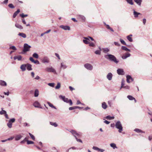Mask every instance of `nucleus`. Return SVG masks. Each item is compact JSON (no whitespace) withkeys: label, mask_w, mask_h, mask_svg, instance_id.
<instances>
[{"label":"nucleus","mask_w":152,"mask_h":152,"mask_svg":"<svg viewBox=\"0 0 152 152\" xmlns=\"http://www.w3.org/2000/svg\"><path fill=\"white\" fill-rule=\"evenodd\" d=\"M104 57L106 59L115 63H117L119 62V61L117 60L115 56L113 55L107 53L104 55Z\"/></svg>","instance_id":"f257e3e1"},{"label":"nucleus","mask_w":152,"mask_h":152,"mask_svg":"<svg viewBox=\"0 0 152 152\" xmlns=\"http://www.w3.org/2000/svg\"><path fill=\"white\" fill-rule=\"evenodd\" d=\"M84 39L83 40V42L86 44H89V45L90 47H95V45L93 42H90L88 41L90 40L87 38L83 37Z\"/></svg>","instance_id":"f03ea898"},{"label":"nucleus","mask_w":152,"mask_h":152,"mask_svg":"<svg viewBox=\"0 0 152 152\" xmlns=\"http://www.w3.org/2000/svg\"><path fill=\"white\" fill-rule=\"evenodd\" d=\"M59 97L60 98L62 99L64 102L67 103H69L70 105H72V102L71 100H69L68 98H66L65 96H63L62 95H60Z\"/></svg>","instance_id":"7ed1b4c3"},{"label":"nucleus","mask_w":152,"mask_h":152,"mask_svg":"<svg viewBox=\"0 0 152 152\" xmlns=\"http://www.w3.org/2000/svg\"><path fill=\"white\" fill-rule=\"evenodd\" d=\"M115 127L118 129V132H121L123 131V127L121 122L119 121H117L115 124Z\"/></svg>","instance_id":"20e7f679"},{"label":"nucleus","mask_w":152,"mask_h":152,"mask_svg":"<svg viewBox=\"0 0 152 152\" xmlns=\"http://www.w3.org/2000/svg\"><path fill=\"white\" fill-rule=\"evenodd\" d=\"M70 132L75 137L77 141L79 142H82V141L80 139H78L77 137V136H79L80 135V134L77 133L74 130H72Z\"/></svg>","instance_id":"39448f33"},{"label":"nucleus","mask_w":152,"mask_h":152,"mask_svg":"<svg viewBox=\"0 0 152 152\" xmlns=\"http://www.w3.org/2000/svg\"><path fill=\"white\" fill-rule=\"evenodd\" d=\"M45 71L49 72H53L56 73V72L55 69L52 66L47 67L45 69Z\"/></svg>","instance_id":"423d86ee"},{"label":"nucleus","mask_w":152,"mask_h":152,"mask_svg":"<svg viewBox=\"0 0 152 152\" xmlns=\"http://www.w3.org/2000/svg\"><path fill=\"white\" fill-rule=\"evenodd\" d=\"M31 46L28 45L27 44L25 43L24 45L23 49V52H26L30 50Z\"/></svg>","instance_id":"0eeeda50"},{"label":"nucleus","mask_w":152,"mask_h":152,"mask_svg":"<svg viewBox=\"0 0 152 152\" xmlns=\"http://www.w3.org/2000/svg\"><path fill=\"white\" fill-rule=\"evenodd\" d=\"M84 67L87 69L90 70H92L93 69V66L89 63H86L85 64Z\"/></svg>","instance_id":"6e6552de"},{"label":"nucleus","mask_w":152,"mask_h":152,"mask_svg":"<svg viewBox=\"0 0 152 152\" xmlns=\"http://www.w3.org/2000/svg\"><path fill=\"white\" fill-rule=\"evenodd\" d=\"M42 62L43 63H48L50 62V59L47 56H45L42 58Z\"/></svg>","instance_id":"1a4fd4ad"},{"label":"nucleus","mask_w":152,"mask_h":152,"mask_svg":"<svg viewBox=\"0 0 152 152\" xmlns=\"http://www.w3.org/2000/svg\"><path fill=\"white\" fill-rule=\"evenodd\" d=\"M33 105L35 107L42 108L40 103L37 101L34 102L33 104Z\"/></svg>","instance_id":"9d476101"},{"label":"nucleus","mask_w":152,"mask_h":152,"mask_svg":"<svg viewBox=\"0 0 152 152\" xmlns=\"http://www.w3.org/2000/svg\"><path fill=\"white\" fill-rule=\"evenodd\" d=\"M59 27L65 30H70V27L68 26H64V25H61Z\"/></svg>","instance_id":"9b49d317"},{"label":"nucleus","mask_w":152,"mask_h":152,"mask_svg":"<svg viewBox=\"0 0 152 152\" xmlns=\"http://www.w3.org/2000/svg\"><path fill=\"white\" fill-rule=\"evenodd\" d=\"M126 81L128 83H129L133 81V79L130 76L128 75L126 76Z\"/></svg>","instance_id":"f8f14e48"},{"label":"nucleus","mask_w":152,"mask_h":152,"mask_svg":"<svg viewBox=\"0 0 152 152\" xmlns=\"http://www.w3.org/2000/svg\"><path fill=\"white\" fill-rule=\"evenodd\" d=\"M117 72L119 75H124V72L122 69H118Z\"/></svg>","instance_id":"ddd939ff"},{"label":"nucleus","mask_w":152,"mask_h":152,"mask_svg":"<svg viewBox=\"0 0 152 152\" xmlns=\"http://www.w3.org/2000/svg\"><path fill=\"white\" fill-rule=\"evenodd\" d=\"M77 17L79 19H81L82 22H85L86 20V18L83 15H77Z\"/></svg>","instance_id":"4468645a"},{"label":"nucleus","mask_w":152,"mask_h":152,"mask_svg":"<svg viewBox=\"0 0 152 152\" xmlns=\"http://www.w3.org/2000/svg\"><path fill=\"white\" fill-rule=\"evenodd\" d=\"M113 75L112 73H109L107 75V78L109 80H111L112 79Z\"/></svg>","instance_id":"2eb2a0df"},{"label":"nucleus","mask_w":152,"mask_h":152,"mask_svg":"<svg viewBox=\"0 0 152 152\" xmlns=\"http://www.w3.org/2000/svg\"><path fill=\"white\" fill-rule=\"evenodd\" d=\"M130 56H131V54L129 53H126L124 55H123L122 56V58L123 59H126V58L130 57Z\"/></svg>","instance_id":"dca6fc26"},{"label":"nucleus","mask_w":152,"mask_h":152,"mask_svg":"<svg viewBox=\"0 0 152 152\" xmlns=\"http://www.w3.org/2000/svg\"><path fill=\"white\" fill-rule=\"evenodd\" d=\"M14 60H18V61H21L22 60V57L20 55H18L15 56L13 57Z\"/></svg>","instance_id":"f3484780"},{"label":"nucleus","mask_w":152,"mask_h":152,"mask_svg":"<svg viewBox=\"0 0 152 152\" xmlns=\"http://www.w3.org/2000/svg\"><path fill=\"white\" fill-rule=\"evenodd\" d=\"M133 15L134 17L137 18L138 17L139 15H141V14L139 12H136L134 10H133Z\"/></svg>","instance_id":"a211bd4d"},{"label":"nucleus","mask_w":152,"mask_h":152,"mask_svg":"<svg viewBox=\"0 0 152 152\" xmlns=\"http://www.w3.org/2000/svg\"><path fill=\"white\" fill-rule=\"evenodd\" d=\"M67 67V66L64 63H61V68L63 69H65Z\"/></svg>","instance_id":"6ab92c4d"},{"label":"nucleus","mask_w":152,"mask_h":152,"mask_svg":"<svg viewBox=\"0 0 152 152\" xmlns=\"http://www.w3.org/2000/svg\"><path fill=\"white\" fill-rule=\"evenodd\" d=\"M32 65L29 64H26V67L28 71L31 70L32 69Z\"/></svg>","instance_id":"aec40b11"},{"label":"nucleus","mask_w":152,"mask_h":152,"mask_svg":"<svg viewBox=\"0 0 152 152\" xmlns=\"http://www.w3.org/2000/svg\"><path fill=\"white\" fill-rule=\"evenodd\" d=\"M26 64H23L20 67L22 71H24L26 70Z\"/></svg>","instance_id":"412c9836"},{"label":"nucleus","mask_w":152,"mask_h":152,"mask_svg":"<svg viewBox=\"0 0 152 152\" xmlns=\"http://www.w3.org/2000/svg\"><path fill=\"white\" fill-rule=\"evenodd\" d=\"M22 137V136L20 134L16 135L15 137V140L16 141L20 140Z\"/></svg>","instance_id":"4be33fe9"},{"label":"nucleus","mask_w":152,"mask_h":152,"mask_svg":"<svg viewBox=\"0 0 152 152\" xmlns=\"http://www.w3.org/2000/svg\"><path fill=\"white\" fill-rule=\"evenodd\" d=\"M0 85L3 86H6L7 85L6 83L4 81L0 80Z\"/></svg>","instance_id":"5701e85b"},{"label":"nucleus","mask_w":152,"mask_h":152,"mask_svg":"<svg viewBox=\"0 0 152 152\" xmlns=\"http://www.w3.org/2000/svg\"><path fill=\"white\" fill-rule=\"evenodd\" d=\"M134 131L137 133H145V132L144 131H142L141 130L137 128L135 129L134 130Z\"/></svg>","instance_id":"b1692460"},{"label":"nucleus","mask_w":152,"mask_h":152,"mask_svg":"<svg viewBox=\"0 0 152 152\" xmlns=\"http://www.w3.org/2000/svg\"><path fill=\"white\" fill-rule=\"evenodd\" d=\"M134 1L139 6H141L142 0H134Z\"/></svg>","instance_id":"393cba45"},{"label":"nucleus","mask_w":152,"mask_h":152,"mask_svg":"<svg viewBox=\"0 0 152 152\" xmlns=\"http://www.w3.org/2000/svg\"><path fill=\"white\" fill-rule=\"evenodd\" d=\"M39 95V91L37 89H36L34 91V96L35 97H38Z\"/></svg>","instance_id":"a878e982"},{"label":"nucleus","mask_w":152,"mask_h":152,"mask_svg":"<svg viewBox=\"0 0 152 152\" xmlns=\"http://www.w3.org/2000/svg\"><path fill=\"white\" fill-rule=\"evenodd\" d=\"M132 36V35L131 34L129 35V36H127V39L130 42H132L133 41V40L132 38L131 37Z\"/></svg>","instance_id":"bb28decb"},{"label":"nucleus","mask_w":152,"mask_h":152,"mask_svg":"<svg viewBox=\"0 0 152 152\" xmlns=\"http://www.w3.org/2000/svg\"><path fill=\"white\" fill-rule=\"evenodd\" d=\"M15 26L16 28L20 29H23V27L21 25L18 23H16L15 25Z\"/></svg>","instance_id":"cd10ccee"},{"label":"nucleus","mask_w":152,"mask_h":152,"mask_svg":"<svg viewBox=\"0 0 152 152\" xmlns=\"http://www.w3.org/2000/svg\"><path fill=\"white\" fill-rule=\"evenodd\" d=\"M20 12V10L19 9H18L15 12H14V13L13 15V18H15L17 15Z\"/></svg>","instance_id":"c85d7f7f"},{"label":"nucleus","mask_w":152,"mask_h":152,"mask_svg":"<svg viewBox=\"0 0 152 152\" xmlns=\"http://www.w3.org/2000/svg\"><path fill=\"white\" fill-rule=\"evenodd\" d=\"M102 107L104 109H105L107 107V105L105 102H103L102 103Z\"/></svg>","instance_id":"c756f323"},{"label":"nucleus","mask_w":152,"mask_h":152,"mask_svg":"<svg viewBox=\"0 0 152 152\" xmlns=\"http://www.w3.org/2000/svg\"><path fill=\"white\" fill-rule=\"evenodd\" d=\"M18 35L22 37L23 38H25L26 37V34L23 33H19L18 34Z\"/></svg>","instance_id":"7c9ffc66"},{"label":"nucleus","mask_w":152,"mask_h":152,"mask_svg":"<svg viewBox=\"0 0 152 152\" xmlns=\"http://www.w3.org/2000/svg\"><path fill=\"white\" fill-rule=\"evenodd\" d=\"M103 53H106L110 51V50L107 48H103L102 49Z\"/></svg>","instance_id":"2f4dec72"},{"label":"nucleus","mask_w":152,"mask_h":152,"mask_svg":"<svg viewBox=\"0 0 152 152\" xmlns=\"http://www.w3.org/2000/svg\"><path fill=\"white\" fill-rule=\"evenodd\" d=\"M121 49L123 50H124L126 51L130 52V49L127 48L126 47L124 46H122L121 47Z\"/></svg>","instance_id":"473e14b6"},{"label":"nucleus","mask_w":152,"mask_h":152,"mask_svg":"<svg viewBox=\"0 0 152 152\" xmlns=\"http://www.w3.org/2000/svg\"><path fill=\"white\" fill-rule=\"evenodd\" d=\"M47 103L48 104L49 106L51 107L54 108L55 109H56V107L55 106H54L50 102H48Z\"/></svg>","instance_id":"72a5a7b5"},{"label":"nucleus","mask_w":152,"mask_h":152,"mask_svg":"<svg viewBox=\"0 0 152 152\" xmlns=\"http://www.w3.org/2000/svg\"><path fill=\"white\" fill-rule=\"evenodd\" d=\"M33 57L36 58H38L39 57V56L38 54L37 53H34L32 55Z\"/></svg>","instance_id":"f704fd0d"},{"label":"nucleus","mask_w":152,"mask_h":152,"mask_svg":"<svg viewBox=\"0 0 152 152\" xmlns=\"http://www.w3.org/2000/svg\"><path fill=\"white\" fill-rule=\"evenodd\" d=\"M110 146L111 147H112L113 149H115V148H117L116 145L114 143H111L110 144Z\"/></svg>","instance_id":"c9c22d12"},{"label":"nucleus","mask_w":152,"mask_h":152,"mask_svg":"<svg viewBox=\"0 0 152 152\" xmlns=\"http://www.w3.org/2000/svg\"><path fill=\"white\" fill-rule=\"evenodd\" d=\"M105 118L107 119L108 120H111V119H113L114 118V117L113 116L111 117L110 115H108Z\"/></svg>","instance_id":"e433bc0d"},{"label":"nucleus","mask_w":152,"mask_h":152,"mask_svg":"<svg viewBox=\"0 0 152 152\" xmlns=\"http://www.w3.org/2000/svg\"><path fill=\"white\" fill-rule=\"evenodd\" d=\"M61 87V84L60 83H58L57 84V86L55 87V89H58L60 88Z\"/></svg>","instance_id":"4c0bfd02"},{"label":"nucleus","mask_w":152,"mask_h":152,"mask_svg":"<svg viewBox=\"0 0 152 152\" xmlns=\"http://www.w3.org/2000/svg\"><path fill=\"white\" fill-rule=\"evenodd\" d=\"M127 97L130 100H132L134 99V98L131 95H128Z\"/></svg>","instance_id":"58836bf2"},{"label":"nucleus","mask_w":152,"mask_h":152,"mask_svg":"<svg viewBox=\"0 0 152 152\" xmlns=\"http://www.w3.org/2000/svg\"><path fill=\"white\" fill-rule=\"evenodd\" d=\"M50 123L51 125L55 127H57L58 126L57 124L56 123H53L51 122H50Z\"/></svg>","instance_id":"ea45409f"},{"label":"nucleus","mask_w":152,"mask_h":152,"mask_svg":"<svg viewBox=\"0 0 152 152\" xmlns=\"http://www.w3.org/2000/svg\"><path fill=\"white\" fill-rule=\"evenodd\" d=\"M127 2L129 4L132 5L133 4V2L132 0H126Z\"/></svg>","instance_id":"a19ab883"},{"label":"nucleus","mask_w":152,"mask_h":152,"mask_svg":"<svg viewBox=\"0 0 152 152\" xmlns=\"http://www.w3.org/2000/svg\"><path fill=\"white\" fill-rule=\"evenodd\" d=\"M12 124L9 121L8 123H7V126L10 128H12Z\"/></svg>","instance_id":"79ce46f5"},{"label":"nucleus","mask_w":152,"mask_h":152,"mask_svg":"<svg viewBox=\"0 0 152 152\" xmlns=\"http://www.w3.org/2000/svg\"><path fill=\"white\" fill-rule=\"evenodd\" d=\"M7 113L6 111L5 110H3L2 108V110L0 111V115H3Z\"/></svg>","instance_id":"37998d69"},{"label":"nucleus","mask_w":152,"mask_h":152,"mask_svg":"<svg viewBox=\"0 0 152 152\" xmlns=\"http://www.w3.org/2000/svg\"><path fill=\"white\" fill-rule=\"evenodd\" d=\"M124 82H125V80H124V79H122L121 80V88H122L123 87V86L124 85Z\"/></svg>","instance_id":"c03bdc74"},{"label":"nucleus","mask_w":152,"mask_h":152,"mask_svg":"<svg viewBox=\"0 0 152 152\" xmlns=\"http://www.w3.org/2000/svg\"><path fill=\"white\" fill-rule=\"evenodd\" d=\"M95 53L96 55H100L101 54V52L100 50H96L95 51Z\"/></svg>","instance_id":"a18cd8bd"},{"label":"nucleus","mask_w":152,"mask_h":152,"mask_svg":"<svg viewBox=\"0 0 152 152\" xmlns=\"http://www.w3.org/2000/svg\"><path fill=\"white\" fill-rule=\"evenodd\" d=\"M120 41L121 43L122 44H123V45H126V42H125V41L121 39H120Z\"/></svg>","instance_id":"49530a36"},{"label":"nucleus","mask_w":152,"mask_h":152,"mask_svg":"<svg viewBox=\"0 0 152 152\" xmlns=\"http://www.w3.org/2000/svg\"><path fill=\"white\" fill-rule=\"evenodd\" d=\"M15 118H12L10 119L9 121L12 124V123L15 122Z\"/></svg>","instance_id":"de8ad7c7"},{"label":"nucleus","mask_w":152,"mask_h":152,"mask_svg":"<svg viewBox=\"0 0 152 152\" xmlns=\"http://www.w3.org/2000/svg\"><path fill=\"white\" fill-rule=\"evenodd\" d=\"M29 134L32 139L33 140H34L35 139L34 136L30 133H29Z\"/></svg>","instance_id":"09e8293b"},{"label":"nucleus","mask_w":152,"mask_h":152,"mask_svg":"<svg viewBox=\"0 0 152 152\" xmlns=\"http://www.w3.org/2000/svg\"><path fill=\"white\" fill-rule=\"evenodd\" d=\"M9 7L12 9H13L15 8L14 6L12 4H10L8 5Z\"/></svg>","instance_id":"8fccbe9b"},{"label":"nucleus","mask_w":152,"mask_h":152,"mask_svg":"<svg viewBox=\"0 0 152 152\" xmlns=\"http://www.w3.org/2000/svg\"><path fill=\"white\" fill-rule=\"evenodd\" d=\"M27 144H33L34 143V142L32 141H29L28 140H27Z\"/></svg>","instance_id":"3c124183"},{"label":"nucleus","mask_w":152,"mask_h":152,"mask_svg":"<svg viewBox=\"0 0 152 152\" xmlns=\"http://www.w3.org/2000/svg\"><path fill=\"white\" fill-rule=\"evenodd\" d=\"M23 126L24 127L30 126V125L29 124H28L27 123H26V122L23 123Z\"/></svg>","instance_id":"603ef678"},{"label":"nucleus","mask_w":152,"mask_h":152,"mask_svg":"<svg viewBox=\"0 0 152 152\" xmlns=\"http://www.w3.org/2000/svg\"><path fill=\"white\" fill-rule=\"evenodd\" d=\"M20 16L22 18H23L26 17H27L28 16V15L27 14L26 15H24L23 13H22V14H20Z\"/></svg>","instance_id":"864d4df0"},{"label":"nucleus","mask_w":152,"mask_h":152,"mask_svg":"<svg viewBox=\"0 0 152 152\" xmlns=\"http://www.w3.org/2000/svg\"><path fill=\"white\" fill-rule=\"evenodd\" d=\"M55 84L53 83H49L48 85L52 87H53L54 86Z\"/></svg>","instance_id":"5fc2aeb1"},{"label":"nucleus","mask_w":152,"mask_h":152,"mask_svg":"<svg viewBox=\"0 0 152 152\" xmlns=\"http://www.w3.org/2000/svg\"><path fill=\"white\" fill-rule=\"evenodd\" d=\"M122 88H125L126 89H129L130 88V87L127 85H126L125 86H124Z\"/></svg>","instance_id":"6e6d98bb"},{"label":"nucleus","mask_w":152,"mask_h":152,"mask_svg":"<svg viewBox=\"0 0 152 152\" xmlns=\"http://www.w3.org/2000/svg\"><path fill=\"white\" fill-rule=\"evenodd\" d=\"M10 49H12V50H16V48L14 46H12L11 47H10Z\"/></svg>","instance_id":"4d7b16f0"},{"label":"nucleus","mask_w":152,"mask_h":152,"mask_svg":"<svg viewBox=\"0 0 152 152\" xmlns=\"http://www.w3.org/2000/svg\"><path fill=\"white\" fill-rule=\"evenodd\" d=\"M93 149L94 150L98 151L99 148L93 146Z\"/></svg>","instance_id":"13d9d810"},{"label":"nucleus","mask_w":152,"mask_h":152,"mask_svg":"<svg viewBox=\"0 0 152 152\" xmlns=\"http://www.w3.org/2000/svg\"><path fill=\"white\" fill-rule=\"evenodd\" d=\"M85 37L89 39H90L91 40H92V41H94V39L92 37H91L88 36L87 37Z\"/></svg>","instance_id":"bf43d9fd"},{"label":"nucleus","mask_w":152,"mask_h":152,"mask_svg":"<svg viewBox=\"0 0 152 152\" xmlns=\"http://www.w3.org/2000/svg\"><path fill=\"white\" fill-rule=\"evenodd\" d=\"M14 138V137H12L9 138H8L7 139V140H12Z\"/></svg>","instance_id":"052dcab7"},{"label":"nucleus","mask_w":152,"mask_h":152,"mask_svg":"<svg viewBox=\"0 0 152 152\" xmlns=\"http://www.w3.org/2000/svg\"><path fill=\"white\" fill-rule=\"evenodd\" d=\"M33 63H34L35 64H39V62L38 60H36L35 61V60H34V61H33Z\"/></svg>","instance_id":"680f3d73"},{"label":"nucleus","mask_w":152,"mask_h":152,"mask_svg":"<svg viewBox=\"0 0 152 152\" xmlns=\"http://www.w3.org/2000/svg\"><path fill=\"white\" fill-rule=\"evenodd\" d=\"M75 109V106L72 107H69V110H74V109Z\"/></svg>","instance_id":"e2e57ef3"},{"label":"nucleus","mask_w":152,"mask_h":152,"mask_svg":"<svg viewBox=\"0 0 152 152\" xmlns=\"http://www.w3.org/2000/svg\"><path fill=\"white\" fill-rule=\"evenodd\" d=\"M29 60H30L32 62H33V61H34V59H33V58L32 57H30L29 58Z\"/></svg>","instance_id":"0e129e2a"},{"label":"nucleus","mask_w":152,"mask_h":152,"mask_svg":"<svg viewBox=\"0 0 152 152\" xmlns=\"http://www.w3.org/2000/svg\"><path fill=\"white\" fill-rule=\"evenodd\" d=\"M69 88L71 91H72L75 89V88H74L71 86H69Z\"/></svg>","instance_id":"69168bd1"},{"label":"nucleus","mask_w":152,"mask_h":152,"mask_svg":"<svg viewBox=\"0 0 152 152\" xmlns=\"http://www.w3.org/2000/svg\"><path fill=\"white\" fill-rule=\"evenodd\" d=\"M114 43L115 45L116 46H119L120 45V44L118 42H115Z\"/></svg>","instance_id":"338daca9"},{"label":"nucleus","mask_w":152,"mask_h":152,"mask_svg":"<svg viewBox=\"0 0 152 152\" xmlns=\"http://www.w3.org/2000/svg\"><path fill=\"white\" fill-rule=\"evenodd\" d=\"M55 55L58 58V59H60V56H59V55H58V54L57 53H55Z\"/></svg>","instance_id":"774afa93"}]
</instances>
